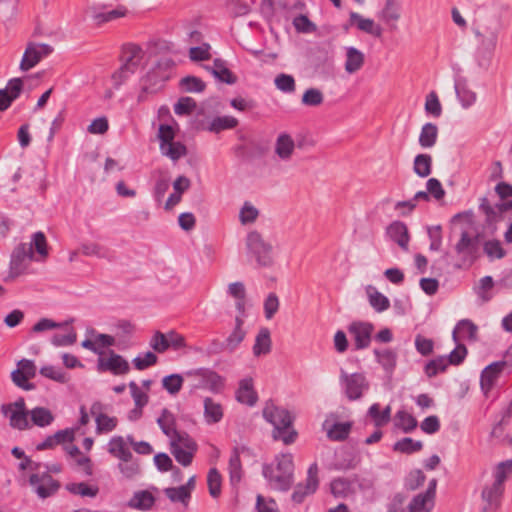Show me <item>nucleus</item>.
<instances>
[{
  "label": "nucleus",
  "instance_id": "obj_17",
  "mask_svg": "<svg viewBox=\"0 0 512 512\" xmlns=\"http://www.w3.org/2000/svg\"><path fill=\"white\" fill-rule=\"evenodd\" d=\"M263 417L276 428L292 426V417L290 413L271 402L266 403L263 409Z\"/></svg>",
  "mask_w": 512,
  "mask_h": 512
},
{
  "label": "nucleus",
  "instance_id": "obj_33",
  "mask_svg": "<svg viewBox=\"0 0 512 512\" xmlns=\"http://www.w3.org/2000/svg\"><path fill=\"white\" fill-rule=\"evenodd\" d=\"M477 326L468 319L459 321L453 330V340L458 343L460 339H476Z\"/></svg>",
  "mask_w": 512,
  "mask_h": 512
},
{
  "label": "nucleus",
  "instance_id": "obj_21",
  "mask_svg": "<svg viewBox=\"0 0 512 512\" xmlns=\"http://www.w3.org/2000/svg\"><path fill=\"white\" fill-rule=\"evenodd\" d=\"M350 25L373 37L379 38L383 34V28L371 18H365L357 12L350 13Z\"/></svg>",
  "mask_w": 512,
  "mask_h": 512
},
{
  "label": "nucleus",
  "instance_id": "obj_31",
  "mask_svg": "<svg viewBox=\"0 0 512 512\" xmlns=\"http://www.w3.org/2000/svg\"><path fill=\"white\" fill-rule=\"evenodd\" d=\"M247 451V449L242 447H235L231 453L229 459V475L230 481L233 485L239 483L242 479V466L240 460V454Z\"/></svg>",
  "mask_w": 512,
  "mask_h": 512
},
{
  "label": "nucleus",
  "instance_id": "obj_25",
  "mask_svg": "<svg viewBox=\"0 0 512 512\" xmlns=\"http://www.w3.org/2000/svg\"><path fill=\"white\" fill-rule=\"evenodd\" d=\"M243 323L244 320H242L241 317L235 318L234 329L222 344L223 351L232 353L244 340L246 331L243 329Z\"/></svg>",
  "mask_w": 512,
  "mask_h": 512
},
{
  "label": "nucleus",
  "instance_id": "obj_14",
  "mask_svg": "<svg viewBox=\"0 0 512 512\" xmlns=\"http://www.w3.org/2000/svg\"><path fill=\"white\" fill-rule=\"evenodd\" d=\"M30 484L33 486L36 494L45 499L57 492L60 485L58 481L53 479L48 473L32 474L30 476Z\"/></svg>",
  "mask_w": 512,
  "mask_h": 512
},
{
  "label": "nucleus",
  "instance_id": "obj_49",
  "mask_svg": "<svg viewBox=\"0 0 512 512\" xmlns=\"http://www.w3.org/2000/svg\"><path fill=\"white\" fill-rule=\"evenodd\" d=\"M30 415L33 423L40 427L49 425L54 419L52 413L43 407H36L32 409Z\"/></svg>",
  "mask_w": 512,
  "mask_h": 512
},
{
  "label": "nucleus",
  "instance_id": "obj_36",
  "mask_svg": "<svg viewBox=\"0 0 512 512\" xmlns=\"http://www.w3.org/2000/svg\"><path fill=\"white\" fill-rule=\"evenodd\" d=\"M366 294L369 304L376 312H384L390 307L389 299L379 292L374 286L368 285L366 287Z\"/></svg>",
  "mask_w": 512,
  "mask_h": 512
},
{
  "label": "nucleus",
  "instance_id": "obj_34",
  "mask_svg": "<svg viewBox=\"0 0 512 512\" xmlns=\"http://www.w3.org/2000/svg\"><path fill=\"white\" fill-rule=\"evenodd\" d=\"M155 503V497L148 490L137 491L128 501V506L137 510H149Z\"/></svg>",
  "mask_w": 512,
  "mask_h": 512
},
{
  "label": "nucleus",
  "instance_id": "obj_16",
  "mask_svg": "<svg viewBox=\"0 0 512 512\" xmlns=\"http://www.w3.org/2000/svg\"><path fill=\"white\" fill-rule=\"evenodd\" d=\"M318 467L316 464H312L307 473L305 483H299L292 494V500L296 503H301L306 496L313 494L318 487Z\"/></svg>",
  "mask_w": 512,
  "mask_h": 512
},
{
  "label": "nucleus",
  "instance_id": "obj_60",
  "mask_svg": "<svg viewBox=\"0 0 512 512\" xmlns=\"http://www.w3.org/2000/svg\"><path fill=\"white\" fill-rule=\"evenodd\" d=\"M484 252L491 259H501L505 256V250L498 240H489L484 244Z\"/></svg>",
  "mask_w": 512,
  "mask_h": 512
},
{
  "label": "nucleus",
  "instance_id": "obj_28",
  "mask_svg": "<svg viewBox=\"0 0 512 512\" xmlns=\"http://www.w3.org/2000/svg\"><path fill=\"white\" fill-rule=\"evenodd\" d=\"M274 151L281 160L291 159L295 151L294 139L287 133H281L276 139Z\"/></svg>",
  "mask_w": 512,
  "mask_h": 512
},
{
  "label": "nucleus",
  "instance_id": "obj_45",
  "mask_svg": "<svg viewBox=\"0 0 512 512\" xmlns=\"http://www.w3.org/2000/svg\"><path fill=\"white\" fill-rule=\"evenodd\" d=\"M207 69L220 81L226 82L228 84H232L235 82V78L233 77L230 70L224 65V63L220 60H216L213 63L212 67H207Z\"/></svg>",
  "mask_w": 512,
  "mask_h": 512
},
{
  "label": "nucleus",
  "instance_id": "obj_24",
  "mask_svg": "<svg viewBox=\"0 0 512 512\" xmlns=\"http://www.w3.org/2000/svg\"><path fill=\"white\" fill-rule=\"evenodd\" d=\"M34 252V261L41 262L49 255L48 243L43 232L38 231L32 234L30 242L25 243Z\"/></svg>",
  "mask_w": 512,
  "mask_h": 512
},
{
  "label": "nucleus",
  "instance_id": "obj_10",
  "mask_svg": "<svg viewBox=\"0 0 512 512\" xmlns=\"http://www.w3.org/2000/svg\"><path fill=\"white\" fill-rule=\"evenodd\" d=\"M508 365L509 360H501L491 363L482 370L480 386L485 395H488V393L494 388L501 374L506 369H510Z\"/></svg>",
  "mask_w": 512,
  "mask_h": 512
},
{
  "label": "nucleus",
  "instance_id": "obj_52",
  "mask_svg": "<svg viewBox=\"0 0 512 512\" xmlns=\"http://www.w3.org/2000/svg\"><path fill=\"white\" fill-rule=\"evenodd\" d=\"M67 490L83 497H95L99 491L98 487L90 486L84 482L68 484Z\"/></svg>",
  "mask_w": 512,
  "mask_h": 512
},
{
  "label": "nucleus",
  "instance_id": "obj_39",
  "mask_svg": "<svg viewBox=\"0 0 512 512\" xmlns=\"http://www.w3.org/2000/svg\"><path fill=\"white\" fill-rule=\"evenodd\" d=\"M504 492V486L494 481V483L486 487L482 492L483 499L487 502L490 509H497L500 505V499Z\"/></svg>",
  "mask_w": 512,
  "mask_h": 512
},
{
  "label": "nucleus",
  "instance_id": "obj_61",
  "mask_svg": "<svg viewBox=\"0 0 512 512\" xmlns=\"http://www.w3.org/2000/svg\"><path fill=\"white\" fill-rule=\"evenodd\" d=\"M275 86L282 92L290 93L295 90V80L288 74H279L274 80Z\"/></svg>",
  "mask_w": 512,
  "mask_h": 512
},
{
  "label": "nucleus",
  "instance_id": "obj_8",
  "mask_svg": "<svg viewBox=\"0 0 512 512\" xmlns=\"http://www.w3.org/2000/svg\"><path fill=\"white\" fill-rule=\"evenodd\" d=\"M340 382L346 396L350 400L359 399L369 387V383L362 373L348 374L344 370H341Z\"/></svg>",
  "mask_w": 512,
  "mask_h": 512
},
{
  "label": "nucleus",
  "instance_id": "obj_48",
  "mask_svg": "<svg viewBox=\"0 0 512 512\" xmlns=\"http://www.w3.org/2000/svg\"><path fill=\"white\" fill-rule=\"evenodd\" d=\"M221 482L222 478L220 473L216 468H211L207 475V484L209 489V494L213 498H218L221 494Z\"/></svg>",
  "mask_w": 512,
  "mask_h": 512
},
{
  "label": "nucleus",
  "instance_id": "obj_32",
  "mask_svg": "<svg viewBox=\"0 0 512 512\" xmlns=\"http://www.w3.org/2000/svg\"><path fill=\"white\" fill-rule=\"evenodd\" d=\"M117 468L122 477L126 480H135L141 475L140 463L133 457V455L119 461Z\"/></svg>",
  "mask_w": 512,
  "mask_h": 512
},
{
  "label": "nucleus",
  "instance_id": "obj_23",
  "mask_svg": "<svg viewBox=\"0 0 512 512\" xmlns=\"http://www.w3.org/2000/svg\"><path fill=\"white\" fill-rule=\"evenodd\" d=\"M352 424L350 422H332L330 418H327L323 422V429L327 433V437L332 441H343L345 440L350 431Z\"/></svg>",
  "mask_w": 512,
  "mask_h": 512
},
{
  "label": "nucleus",
  "instance_id": "obj_59",
  "mask_svg": "<svg viewBox=\"0 0 512 512\" xmlns=\"http://www.w3.org/2000/svg\"><path fill=\"white\" fill-rule=\"evenodd\" d=\"M512 475V459L500 462L494 471L495 481L504 486L505 480Z\"/></svg>",
  "mask_w": 512,
  "mask_h": 512
},
{
  "label": "nucleus",
  "instance_id": "obj_50",
  "mask_svg": "<svg viewBox=\"0 0 512 512\" xmlns=\"http://www.w3.org/2000/svg\"><path fill=\"white\" fill-rule=\"evenodd\" d=\"M126 8L120 6L107 12H98L94 15L97 24H103L126 16Z\"/></svg>",
  "mask_w": 512,
  "mask_h": 512
},
{
  "label": "nucleus",
  "instance_id": "obj_38",
  "mask_svg": "<svg viewBox=\"0 0 512 512\" xmlns=\"http://www.w3.org/2000/svg\"><path fill=\"white\" fill-rule=\"evenodd\" d=\"M162 432L169 437V439L177 436L181 432L176 430V419L172 412L163 409L160 417L157 419Z\"/></svg>",
  "mask_w": 512,
  "mask_h": 512
},
{
  "label": "nucleus",
  "instance_id": "obj_29",
  "mask_svg": "<svg viewBox=\"0 0 512 512\" xmlns=\"http://www.w3.org/2000/svg\"><path fill=\"white\" fill-rule=\"evenodd\" d=\"M345 52V71L354 74L361 70L365 62L364 53L355 47H347Z\"/></svg>",
  "mask_w": 512,
  "mask_h": 512
},
{
  "label": "nucleus",
  "instance_id": "obj_42",
  "mask_svg": "<svg viewBox=\"0 0 512 512\" xmlns=\"http://www.w3.org/2000/svg\"><path fill=\"white\" fill-rule=\"evenodd\" d=\"M164 493L167 498L173 503H181L184 507H187L191 498L186 487H170L164 489Z\"/></svg>",
  "mask_w": 512,
  "mask_h": 512
},
{
  "label": "nucleus",
  "instance_id": "obj_41",
  "mask_svg": "<svg viewBox=\"0 0 512 512\" xmlns=\"http://www.w3.org/2000/svg\"><path fill=\"white\" fill-rule=\"evenodd\" d=\"M271 351V337L267 328H262L255 338L253 354L256 357L266 355Z\"/></svg>",
  "mask_w": 512,
  "mask_h": 512
},
{
  "label": "nucleus",
  "instance_id": "obj_26",
  "mask_svg": "<svg viewBox=\"0 0 512 512\" xmlns=\"http://www.w3.org/2000/svg\"><path fill=\"white\" fill-rule=\"evenodd\" d=\"M388 237L396 242L403 250H408L409 233L407 226L400 221L392 222L386 230Z\"/></svg>",
  "mask_w": 512,
  "mask_h": 512
},
{
  "label": "nucleus",
  "instance_id": "obj_63",
  "mask_svg": "<svg viewBox=\"0 0 512 512\" xmlns=\"http://www.w3.org/2000/svg\"><path fill=\"white\" fill-rule=\"evenodd\" d=\"M180 85L186 92H202L205 89V83L194 76H187L183 78Z\"/></svg>",
  "mask_w": 512,
  "mask_h": 512
},
{
  "label": "nucleus",
  "instance_id": "obj_20",
  "mask_svg": "<svg viewBox=\"0 0 512 512\" xmlns=\"http://www.w3.org/2000/svg\"><path fill=\"white\" fill-rule=\"evenodd\" d=\"M378 17L390 30H397L398 22L401 19V6L398 1L386 0L384 7L378 14Z\"/></svg>",
  "mask_w": 512,
  "mask_h": 512
},
{
  "label": "nucleus",
  "instance_id": "obj_5",
  "mask_svg": "<svg viewBox=\"0 0 512 512\" xmlns=\"http://www.w3.org/2000/svg\"><path fill=\"white\" fill-rule=\"evenodd\" d=\"M157 138L159 139L160 152L162 155L177 161L187 153L185 145L174 141L175 131L172 126L161 124L158 128Z\"/></svg>",
  "mask_w": 512,
  "mask_h": 512
},
{
  "label": "nucleus",
  "instance_id": "obj_15",
  "mask_svg": "<svg viewBox=\"0 0 512 512\" xmlns=\"http://www.w3.org/2000/svg\"><path fill=\"white\" fill-rule=\"evenodd\" d=\"M477 246L478 237L476 231L471 227L462 228L459 240L454 246L456 254L465 259L477 250Z\"/></svg>",
  "mask_w": 512,
  "mask_h": 512
},
{
  "label": "nucleus",
  "instance_id": "obj_11",
  "mask_svg": "<svg viewBox=\"0 0 512 512\" xmlns=\"http://www.w3.org/2000/svg\"><path fill=\"white\" fill-rule=\"evenodd\" d=\"M52 47L44 43H29L20 62V69L28 71L52 52Z\"/></svg>",
  "mask_w": 512,
  "mask_h": 512
},
{
  "label": "nucleus",
  "instance_id": "obj_18",
  "mask_svg": "<svg viewBox=\"0 0 512 512\" xmlns=\"http://www.w3.org/2000/svg\"><path fill=\"white\" fill-rule=\"evenodd\" d=\"M373 330V325L368 322H353L350 324L348 331L354 340L356 349H364L370 345Z\"/></svg>",
  "mask_w": 512,
  "mask_h": 512
},
{
  "label": "nucleus",
  "instance_id": "obj_53",
  "mask_svg": "<svg viewBox=\"0 0 512 512\" xmlns=\"http://www.w3.org/2000/svg\"><path fill=\"white\" fill-rule=\"evenodd\" d=\"M183 381L180 374H171L162 379V386L168 393L175 395L181 390Z\"/></svg>",
  "mask_w": 512,
  "mask_h": 512
},
{
  "label": "nucleus",
  "instance_id": "obj_51",
  "mask_svg": "<svg viewBox=\"0 0 512 512\" xmlns=\"http://www.w3.org/2000/svg\"><path fill=\"white\" fill-rule=\"evenodd\" d=\"M422 446L423 445H422L421 441H415L412 438L407 437V438H403V439L397 441L394 444L393 448L395 451H398L401 453H406V454H411V453L421 450Z\"/></svg>",
  "mask_w": 512,
  "mask_h": 512
},
{
  "label": "nucleus",
  "instance_id": "obj_13",
  "mask_svg": "<svg viewBox=\"0 0 512 512\" xmlns=\"http://www.w3.org/2000/svg\"><path fill=\"white\" fill-rule=\"evenodd\" d=\"M436 479H432L424 493L415 496L409 503V512H430L434 506V499L436 493Z\"/></svg>",
  "mask_w": 512,
  "mask_h": 512
},
{
  "label": "nucleus",
  "instance_id": "obj_22",
  "mask_svg": "<svg viewBox=\"0 0 512 512\" xmlns=\"http://www.w3.org/2000/svg\"><path fill=\"white\" fill-rule=\"evenodd\" d=\"M23 89L20 78L11 79L4 89H0V111H5L17 99Z\"/></svg>",
  "mask_w": 512,
  "mask_h": 512
},
{
  "label": "nucleus",
  "instance_id": "obj_35",
  "mask_svg": "<svg viewBox=\"0 0 512 512\" xmlns=\"http://www.w3.org/2000/svg\"><path fill=\"white\" fill-rule=\"evenodd\" d=\"M236 398L240 403L249 406L256 403L257 395L253 389V381L251 378H245L240 381L239 388L236 392Z\"/></svg>",
  "mask_w": 512,
  "mask_h": 512
},
{
  "label": "nucleus",
  "instance_id": "obj_37",
  "mask_svg": "<svg viewBox=\"0 0 512 512\" xmlns=\"http://www.w3.org/2000/svg\"><path fill=\"white\" fill-rule=\"evenodd\" d=\"M108 452L112 456L119 459V461L129 458L133 455L122 436H114L109 440Z\"/></svg>",
  "mask_w": 512,
  "mask_h": 512
},
{
  "label": "nucleus",
  "instance_id": "obj_7",
  "mask_svg": "<svg viewBox=\"0 0 512 512\" xmlns=\"http://www.w3.org/2000/svg\"><path fill=\"white\" fill-rule=\"evenodd\" d=\"M98 372H110L113 375H125L130 371L128 361L113 350L104 352L97 359Z\"/></svg>",
  "mask_w": 512,
  "mask_h": 512
},
{
  "label": "nucleus",
  "instance_id": "obj_27",
  "mask_svg": "<svg viewBox=\"0 0 512 512\" xmlns=\"http://www.w3.org/2000/svg\"><path fill=\"white\" fill-rule=\"evenodd\" d=\"M165 78V75H159L155 70L149 71L145 77L141 79V93L138 96L139 101L144 100L146 94L156 92L160 88V83Z\"/></svg>",
  "mask_w": 512,
  "mask_h": 512
},
{
  "label": "nucleus",
  "instance_id": "obj_58",
  "mask_svg": "<svg viewBox=\"0 0 512 512\" xmlns=\"http://www.w3.org/2000/svg\"><path fill=\"white\" fill-rule=\"evenodd\" d=\"M425 111L433 117H439L442 114V106L436 92L432 91L426 96Z\"/></svg>",
  "mask_w": 512,
  "mask_h": 512
},
{
  "label": "nucleus",
  "instance_id": "obj_1",
  "mask_svg": "<svg viewBox=\"0 0 512 512\" xmlns=\"http://www.w3.org/2000/svg\"><path fill=\"white\" fill-rule=\"evenodd\" d=\"M294 463L292 454H281L275 463L263 466V476L274 490L287 491L293 483Z\"/></svg>",
  "mask_w": 512,
  "mask_h": 512
},
{
  "label": "nucleus",
  "instance_id": "obj_43",
  "mask_svg": "<svg viewBox=\"0 0 512 512\" xmlns=\"http://www.w3.org/2000/svg\"><path fill=\"white\" fill-rule=\"evenodd\" d=\"M432 158L428 154H419L415 157L413 163L414 172L425 178L431 174Z\"/></svg>",
  "mask_w": 512,
  "mask_h": 512
},
{
  "label": "nucleus",
  "instance_id": "obj_44",
  "mask_svg": "<svg viewBox=\"0 0 512 512\" xmlns=\"http://www.w3.org/2000/svg\"><path fill=\"white\" fill-rule=\"evenodd\" d=\"M395 425L403 432L409 433L417 427V421L411 414L398 411L395 415Z\"/></svg>",
  "mask_w": 512,
  "mask_h": 512
},
{
  "label": "nucleus",
  "instance_id": "obj_30",
  "mask_svg": "<svg viewBox=\"0 0 512 512\" xmlns=\"http://www.w3.org/2000/svg\"><path fill=\"white\" fill-rule=\"evenodd\" d=\"M204 404V420L207 424L219 423L224 416V409L220 402L210 397H206Z\"/></svg>",
  "mask_w": 512,
  "mask_h": 512
},
{
  "label": "nucleus",
  "instance_id": "obj_4",
  "mask_svg": "<svg viewBox=\"0 0 512 512\" xmlns=\"http://www.w3.org/2000/svg\"><path fill=\"white\" fill-rule=\"evenodd\" d=\"M246 247L258 265L270 267L274 264L273 247L257 231H251L246 238Z\"/></svg>",
  "mask_w": 512,
  "mask_h": 512
},
{
  "label": "nucleus",
  "instance_id": "obj_56",
  "mask_svg": "<svg viewBox=\"0 0 512 512\" xmlns=\"http://www.w3.org/2000/svg\"><path fill=\"white\" fill-rule=\"evenodd\" d=\"M378 362L387 372H392L396 366V354L391 350L375 351Z\"/></svg>",
  "mask_w": 512,
  "mask_h": 512
},
{
  "label": "nucleus",
  "instance_id": "obj_55",
  "mask_svg": "<svg viewBox=\"0 0 512 512\" xmlns=\"http://www.w3.org/2000/svg\"><path fill=\"white\" fill-rule=\"evenodd\" d=\"M128 386L130 389L131 397L134 401V405L145 407L149 402L148 393L140 388L135 381H131Z\"/></svg>",
  "mask_w": 512,
  "mask_h": 512
},
{
  "label": "nucleus",
  "instance_id": "obj_40",
  "mask_svg": "<svg viewBox=\"0 0 512 512\" xmlns=\"http://www.w3.org/2000/svg\"><path fill=\"white\" fill-rule=\"evenodd\" d=\"M438 138V127L433 123H426L422 126L419 134V144L422 148L433 147Z\"/></svg>",
  "mask_w": 512,
  "mask_h": 512
},
{
  "label": "nucleus",
  "instance_id": "obj_3",
  "mask_svg": "<svg viewBox=\"0 0 512 512\" xmlns=\"http://www.w3.org/2000/svg\"><path fill=\"white\" fill-rule=\"evenodd\" d=\"M477 53L490 60L498 44L499 28L493 21L477 23L473 27Z\"/></svg>",
  "mask_w": 512,
  "mask_h": 512
},
{
  "label": "nucleus",
  "instance_id": "obj_47",
  "mask_svg": "<svg viewBox=\"0 0 512 512\" xmlns=\"http://www.w3.org/2000/svg\"><path fill=\"white\" fill-rule=\"evenodd\" d=\"M259 216V210L250 202H245L239 211V221L242 225L254 223Z\"/></svg>",
  "mask_w": 512,
  "mask_h": 512
},
{
  "label": "nucleus",
  "instance_id": "obj_6",
  "mask_svg": "<svg viewBox=\"0 0 512 512\" xmlns=\"http://www.w3.org/2000/svg\"><path fill=\"white\" fill-rule=\"evenodd\" d=\"M170 449L178 463L189 466L197 450V444L187 433L181 432L170 439Z\"/></svg>",
  "mask_w": 512,
  "mask_h": 512
},
{
  "label": "nucleus",
  "instance_id": "obj_57",
  "mask_svg": "<svg viewBox=\"0 0 512 512\" xmlns=\"http://www.w3.org/2000/svg\"><path fill=\"white\" fill-rule=\"evenodd\" d=\"M157 356L153 352H145L142 355L136 356L132 363L137 370H145L157 363Z\"/></svg>",
  "mask_w": 512,
  "mask_h": 512
},
{
  "label": "nucleus",
  "instance_id": "obj_12",
  "mask_svg": "<svg viewBox=\"0 0 512 512\" xmlns=\"http://www.w3.org/2000/svg\"><path fill=\"white\" fill-rule=\"evenodd\" d=\"M90 413L95 418L96 431L98 434L109 433L118 425L117 417L108 415L106 413V407L100 402L92 404Z\"/></svg>",
  "mask_w": 512,
  "mask_h": 512
},
{
  "label": "nucleus",
  "instance_id": "obj_19",
  "mask_svg": "<svg viewBox=\"0 0 512 512\" xmlns=\"http://www.w3.org/2000/svg\"><path fill=\"white\" fill-rule=\"evenodd\" d=\"M187 375L198 379L201 382L202 387L213 392L220 391L224 386V378L216 372L208 369L200 368L195 371L188 372Z\"/></svg>",
  "mask_w": 512,
  "mask_h": 512
},
{
  "label": "nucleus",
  "instance_id": "obj_62",
  "mask_svg": "<svg viewBox=\"0 0 512 512\" xmlns=\"http://www.w3.org/2000/svg\"><path fill=\"white\" fill-rule=\"evenodd\" d=\"M280 306L279 298L275 293H269L264 301L265 318L270 320L277 313Z\"/></svg>",
  "mask_w": 512,
  "mask_h": 512
},
{
  "label": "nucleus",
  "instance_id": "obj_2",
  "mask_svg": "<svg viewBox=\"0 0 512 512\" xmlns=\"http://www.w3.org/2000/svg\"><path fill=\"white\" fill-rule=\"evenodd\" d=\"M122 65L113 74L112 80L116 88L121 86L131 75L141 70L145 64V54L136 45H127L122 52Z\"/></svg>",
  "mask_w": 512,
  "mask_h": 512
},
{
  "label": "nucleus",
  "instance_id": "obj_9",
  "mask_svg": "<svg viewBox=\"0 0 512 512\" xmlns=\"http://www.w3.org/2000/svg\"><path fill=\"white\" fill-rule=\"evenodd\" d=\"M34 261V252L26 244H19L13 251L9 267V276L16 278L27 272Z\"/></svg>",
  "mask_w": 512,
  "mask_h": 512
},
{
  "label": "nucleus",
  "instance_id": "obj_54",
  "mask_svg": "<svg viewBox=\"0 0 512 512\" xmlns=\"http://www.w3.org/2000/svg\"><path fill=\"white\" fill-rule=\"evenodd\" d=\"M324 101V95L321 90L317 88L307 89L303 95L301 102L305 106H319Z\"/></svg>",
  "mask_w": 512,
  "mask_h": 512
},
{
  "label": "nucleus",
  "instance_id": "obj_64",
  "mask_svg": "<svg viewBox=\"0 0 512 512\" xmlns=\"http://www.w3.org/2000/svg\"><path fill=\"white\" fill-rule=\"evenodd\" d=\"M149 344L150 347L158 353H164L169 349L167 334H164L160 331H157L153 334Z\"/></svg>",
  "mask_w": 512,
  "mask_h": 512
},
{
  "label": "nucleus",
  "instance_id": "obj_46",
  "mask_svg": "<svg viewBox=\"0 0 512 512\" xmlns=\"http://www.w3.org/2000/svg\"><path fill=\"white\" fill-rule=\"evenodd\" d=\"M449 365V361L446 356H439L429 361L424 368V371L428 377H434L440 372H444Z\"/></svg>",
  "mask_w": 512,
  "mask_h": 512
}]
</instances>
